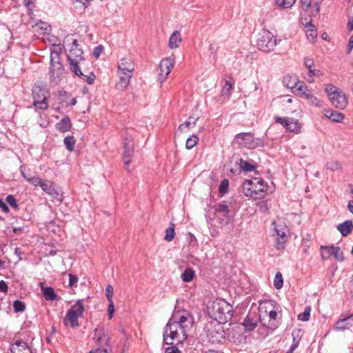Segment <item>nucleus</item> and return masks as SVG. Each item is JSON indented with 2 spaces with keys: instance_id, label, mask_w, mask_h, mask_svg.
I'll list each match as a JSON object with an SVG mask.
<instances>
[{
  "instance_id": "423d86ee",
  "label": "nucleus",
  "mask_w": 353,
  "mask_h": 353,
  "mask_svg": "<svg viewBox=\"0 0 353 353\" xmlns=\"http://www.w3.org/2000/svg\"><path fill=\"white\" fill-rule=\"evenodd\" d=\"M85 308L83 300H78L67 311L63 319L65 325H70L72 328L79 327V319L83 314Z\"/></svg>"
},
{
  "instance_id": "9b49d317",
  "label": "nucleus",
  "mask_w": 353,
  "mask_h": 353,
  "mask_svg": "<svg viewBox=\"0 0 353 353\" xmlns=\"http://www.w3.org/2000/svg\"><path fill=\"white\" fill-rule=\"evenodd\" d=\"M175 61L174 57H168L163 59L159 63L160 73L158 80L160 82H163L168 75L170 73L171 70L174 68Z\"/></svg>"
},
{
  "instance_id": "4be33fe9",
  "label": "nucleus",
  "mask_w": 353,
  "mask_h": 353,
  "mask_svg": "<svg viewBox=\"0 0 353 353\" xmlns=\"http://www.w3.org/2000/svg\"><path fill=\"white\" fill-rule=\"evenodd\" d=\"M117 70L126 72H133L134 70V63L130 58H123L118 62Z\"/></svg>"
},
{
  "instance_id": "774afa93",
  "label": "nucleus",
  "mask_w": 353,
  "mask_h": 353,
  "mask_svg": "<svg viewBox=\"0 0 353 353\" xmlns=\"http://www.w3.org/2000/svg\"><path fill=\"white\" fill-rule=\"evenodd\" d=\"M299 341H296L295 339L294 338L293 343L292 344L290 350L287 351L285 353H292L293 351L298 347Z\"/></svg>"
},
{
  "instance_id": "8fccbe9b",
  "label": "nucleus",
  "mask_w": 353,
  "mask_h": 353,
  "mask_svg": "<svg viewBox=\"0 0 353 353\" xmlns=\"http://www.w3.org/2000/svg\"><path fill=\"white\" fill-rule=\"evenodd\" d=\"M326 168L331 171L339 170L341 168V164L338 161H330L327 163Z\"/></svg>"
},
{
  "instance_id": "1a4fd4ad",
  "label": "nucleus",
  "mask_w": 353,
  "mask_h": 353,
  "mask_svg": "<svg viewBox=\"0 0 353 353\" xmlns=\"http://www.w3.org/2000/svg\"><path fill=\"white\" fill-rule=\"evenodd\" d=\"M265 312L269 318L268 327L274 330L279 325V322L277 319L278 316V307L275 301H269L266 303Z\"/></svg>"
},
{
  "instance_id": "a211bd4d",
  "label": "nucleus",
  "mask_w": 353,
  "mask_h": 353,
  "mask_svg": "<svg viewBox=\"0 0 353 353\" xmlns=\"http://www.w3.org/2000/svg\"><path fill=\"white\" fill-rule=\"evenodd\" d=\"M42 190L45 192L46 194L52 196L54 199L59 201V202H62L63 199V194L60 191V190L55 188L53 183L46 182L45 184H42Z\"/></svg>"
},
{
  "instance_id": "2eb2a0df",
  "label": "nucleus",
  "mask_w": 353,
  "mask_h": 353,
  "mask_svg": "<svg viewBox=\"0 0 353 353\" xmlns=\"http://www.w3.org/2000/svg\"><path fill=\"white\" fill-rule=\"evenodd\" d=\"M274 225V230L278 236V239L276 242V248L277 250H282L284 248L285 243L286 242V236L289 232V230L286 227H278L275 222L272 223Z\"/></svg>"
},
{
  "instance_id": "f704fd0d",
  "label": "nucleus",
  "mask_w": 353,
  "mask_h": 353,
  "mask_svg": "<svg viewBox=\"0 0 353 353\" xmlns=\"http://www.w3.org/2000/svg\"><path fill=\"white\" fill-rule=\"evenodd\" d=\"M21 175L23 176V178L28 182H30L31 184H32L34 186L39 185L42 188V184H45L46 181H43L41 179L37 176L34 177H28L24 174L23 171L22 170V167H21Z\"/></svg>"
},
{
  "instance_id": "72a5a7b5",
  "label": "nucleus",
  "mask_w": 353,
  "mask_h": 353,
  "mask_svg": "<svg viewBox=\"0 0 353 353\" xmlns=\"http://www.w3.org/2000/svg\"><path fill=\"white\" fill-rule=\"evenodd\" d=\"M195 276V272L192 268H187L181 274V279L185 283H189L193 280Z\"/></svg>"
},
{
  "instance_id": "5fc2aeb1",
  "label": "nucleus",
  "mask_w": 353,
  "mask_h": 353,
  "mask_svg": "<svg viewBox=\"0 0 353 353\" xmlns=\"http://www.w3.org/2000/svg\"><path fill=\"white\" fill-rule=\"evenodd\" d=\"M114 294V290L112 285H108L105 288V296L108 301H113L112 296Z\"/></svg>"
},
{
  "instance_id": "bb28decb",
  "label": "nucleus",
  "mask_w": 353,
  "mask_h": 353,
  "mask_svg": "<svg viewBox=\"0 0 353 353\" xmlns=\"http://www.w3.org/2000/svg\"><path fill=\"white\" fill-rule=\"evenodd\" d=\"M283 85L290 89H297V87L300 85L301 82L296 75H292L285 77L283 79Z\"/></svg>"
},
{
  "instance_id": "cd10ccee",
  "label": "nucleus",
  "mask_w": 353,
  "mask_h": 353,
  "mask_svg": "<svg viewBox=\"0 0 353 353\" xmlns=\"http://www.w3.org/2000/svg\"><path fill=\"white\" fill-rule=\"evenodd\" d=\"M181 41L182 39L180 32L179 31H174L170 37L169 47L171 49L177 48L181 43Z\"/></svg>"
},
{
  "instance_id": "412c9836",
  "label": "nucleus",
  "mask_w": 353,
  "mask_h": 353,
  "mask_svg": "<svg viewBox=\"0 0 353 353\" xmlns=\"http://www.w3.org/2000/svg\"><path fill=\"white\" fill-rule=\"evenodd\" d=\"M353 324V314L339 319L334 325V329L338 331H343Z\"/></svg>"
},
{
  "instance_id": "49530a36",
  "label": "nucleus",
  "mask_w": 353,
  "mask_h": 353,
  "mask_svg": "<svg viewBox=\"0 0 353 353\" xmlns=\"http://www.w3.org/2000/svg\"><path fill=\"white\" fill-rule=\"evenodd\" d=\"M123 147H134L133 138L127 132L123 134Z\"/></svg>"
},
{
  "instance_id": "a18cd8bd",
  "label": "nucleus",
  "mask_w": 353,
  "mask_h": 353,
  "mask_svg": "<svg viewBox=\"0 0 353 353\" xmlns=\"http://www.w3.org/2000/svg\"><path fill=\"white\" fill-rule=\"evenodd\" d=\"M283 280L282 274L280 272H278L276 274L274 280V288L277 290H279L283 287Z\"/></svg>"
},
{
  "instance_id": "393cba45",
  "label": "nucleus",
  "mask_w": 353,
  "mask_h": 353,
  "mask_svg": "<svg viewBox=\"0 0 353 353\" xmlns=\"http://www.w3.org/2000/svg\"><path fill=\"white\" fill-rule=\"evenodd\" d=\"M324 116L336 123H341L344 119V114L343 113L332 110H325Z\"/></svg>"
},
{
  "instance_id": "ea45409f",
  "label": "nucleus",
  "mask_w": 353,
  "mask_h": 353,
  "mask_svg": "<svg viewBox=\"0 0 353 353\" xmlns=\"http://www.w3.org/2000/svg\"><path fill=\"white\" fill-rule=\"evenodd\" d=\"M198 120V118H193L192 117H189V121H185L183 123L181 124L179 126V130L181 131H183L186 129H188L190 125L194 126L196 125V122Z\"/></svg>"
},
{
  "instance_id": "0eeeda50",
  "label": "nucleus",
  "mask_w": 353,
  "mask_h": 353,
  "mask_svg": "<svg viewBox=\"0 0 353 353\" xmlns=\"http://www.w3.org/2000/svg\"><path fill=\"white\" fill-rule=\"evenodd\" d=\"M234 143L238 145L248 148H256L265 145V142L262 139L254 138L251 132H241L237 134L234 139Z\"/></svg>"
},
{
  "instance_id": "58836bf2",
  "label": "nucleus",
  "mask_w": 353,
  "mask_h": 353,
  "mask_svg": "<svg viewBox=\"0 0 353 353\" xmlns=\"http://www.w3.org/2000/svg\"><path fill=\"white\" fill-rule=\"evenodd\" d=\"M233 88V81L232 79L230 77L228 79L225 80V85L223 87L221 93L222 95L229 96L231 93V91Z\"/></svg>"
},
{
  "instance_id": "79ce46f5",
  "label": "nucleus",
  "mask_w": 353,
  "mask_h": 353,
  "mask_svg": "<svg viewBox=\"0 0 353 353\" xmlns=\"http://www.w3.org/2000/svg\"><path fill=\"white\" fill-rule=\"evenodd\" d=\"M77 76L90 85H92L95 79V75L92 72H89L88 74H85L82 72V75Z\"/></svg>"
},
{
  "instance_id": "4c0bfd02",
  "label": "nucleus",
  "mask_w": 353,
  "mask_h": 353,
  "mask_svg": "<svg viewBox=\"0 0 353 353\" xmlns=\"http://www.w3.org/2000/svg\"><path fill=\"white\" fill-rule=\"evenodd\" d=\"M64 145L68 150L72 152L74 150L76 140L73 136H67L63 140Z\"/></svg>"
},
{
  "instance_id": "e2e57ef3",
  "label": "nucleus",
  "mask_w": 353,
  "mask_h": 353,
  "mask_svg": "<svg viewBox=\"0 0 353 353\" xmlns=\"http://www.w3.org/2000/svg\"><path fill=\"white\" fill-rule=\"evenodd\" d=\"M0 209L5 213H8L10 211L8 206L1 199H0Z\"/></svg>"
},
{
  "instance_id": "338daca9",
  "label": "nucleus",
  "mask_w": 353,
  "mask_h": 353,
  "mask_svg": "<svg viewBox=\"0 0 353 353\" xmlns=\"http://www.w3.org/2000/svg\"><path fill=\"white\" fill-rule=\"evenodd\" d=\"M165 353H181V352L176 347L171 346V347H167L165 350Z\"/></svg>"
},
{
  "instance_id": "39448f33",
  "label": "nucleus",
  "mask_w": 353,
  "mask_h": 353,
  "mask_svg": "<svg viewBox=\"0 0 353 353\" xmlns=\"http://www.w3.org/2000/svg\"><path fill=\"white\" fill-rule=\"evenodd\" d=\"M174 324L172 326L179 327L181 334L183 339L186 338V331L193 325L194 318L188 311H177L174 313L170 319Z\"/></svg>"
},
{
  "instance_id": "473e14b6",
  "label": "nucleus",
  "mask_w": 353,
  "mask_h": 353,
  "mask_svg": "<svg viewBox=\"0 0 353 353\" xmlns=\"http://www.w3.org/2000/svg\"><path fill=\"white\" fill-rule=\"evenodd\" d=\"M123 161L125 166H128L134 154V147H123Z\"/></svg>"
},
{
  "instance_id": "f257e3e1",
  "label": "nucleus",
  "mask_w": 353,
  "mask_h": 353,
  "mask_svg": "<svg viewBox=\"0 0 353 353\" xmlns=\"http://www.w3.org/2000/svg\"><path fill=\"white\" fill-rule=\"evenodd\" d=\"M67 59L70 66V70L76 75H82V70L90 63L83 57V51L79 47L78 41L74 39L71 43L70 48L67 54Z\"/></svg>"
},
{
  "instance_id": "7ed1b4c3",
  "label": "nucleus",
  "mask_w": 353,
  "mask_h": 353,
  "mask_svg": "<svg viewBox=\"0 0 353 353\" xmlns=\"http://www.w3.org/2000/svg\"><path fill=\"white\" fill-rule=\"evenodd\" d=\"M33 105L35 109L46 110L48 107V98L49 90L46 86L40 82L35 83L32 89Z\"/></svg>"
},
{
  "instance_id": "f3484780",
  "label": "nucleus",
  "mask_w": 353,
  "mask_h": 353,
  "mask_svg": "<svg viewBox=\"0 0 353 353\" xmlns=\"http://www.w3.org/2000/svg\"><path fill=\"white\" fill-rule=\"evenodd\" d=\"M133 72H126L117 70V76L119 81L116 84V88L119 90H124L129 85L130 79L132 77Z\"/></svg>"
},
{
  "instance_id": "5701e85b",
  "label": "nucleus",
  "mask_w": 353,
  "mask_h": 353,
  "mask_svg": "<svg viewBox=\"0 0 353 353\" xmlns=\"http://www.w3.org/2000/svg\"><path fill=\"white\" fill-rule=\"evenodd\" d=\"M71 120L68 116L64 117L56 124V129L61 133L69 132L71 130Z\"/></svg>"
},
{
  "instance_id": "de8ad7c7",
  "label": "nucleus",
  "mask_w": 353,
  "mask_h": 353,
  "mask_svg": "<svg viewBox=\"0 0 353 353\" xmlns=\"http://www.w3.org/2000/svg\"><path fill=\"white\" fill-rule=\"evenodd\" d=\"M229 181L228 179H223L221 181L219 191L221 195L226 194L228 192Z\"/></svg>"
},
{
  "instance_id": "a19ab883",
  "label": "nucleus",
  "mask_w": 353,
  "mask_h": 353,
  "mask_svg": "<svg viewBox=\"0 0 353 353\" xmlns=\"http://www.w3.org/2000/svg\"><path fill=\"white\" fill-rule=\"evenodd\" d=\"M310 312H311V308L310 306H307L305 307V310L303 312L300 313L297 318L299 321H307L310 319Z\"/></svg>"
},
{
  "instance_id": "f8f14e48",
  "label": "nucleus",
  "mask_w": 353,
  "mask_h": 353,
  "mask_svg": "<svg viewBox=\"0 0 353 353\" xmlns=\"http://www.w3.org/2000/svg\"><path fill=\"white\" fill-rule=\"evenodd\" d=\"M174 323L169 321L165 327L163 340L167 344H173L172 341L178 339L181 332L179 327L172 326Z\"/></svg>"
},
{
  "instance_id": "69168bd1",
  "label": "nucleus",
  "mask_w": 353,
  "mask_h": 353,
  "mask_svg": "<svg viewBox=\"0 0 353 353\" xmlns=\"http://www.w3.org/2000/svg\"><path fill=\"white\" fill-rule=\"evenodd\" d=\"M103 50V47L102 46H98L97 47L94 48V50H93V54L94 56L96 57V58H98L101 52Z\"/></svg>"
},
{
  "instance_id": "e433bc0d",
  "label": "nucleus",
  "mask_w": 353,
  "mask_h": 353,
  "mask_svg": "<svg viewBox=\"0 0 353 353\" xmlns=\"http://www.w3.org/2000/svg\"><path fill=\"white\" fill-rule=\"evenodd\" d=\"M239 165L241 169L246 172L254 170L256 168V166L242 159H241L239 161Z\"/></svg>"
},
{
  "instance_id": "7c9ffc66",
  "label": "nucleus",
  "mask_w": 353,
  "mask_h": 353,
  "mask_svg": "<svg viewBox=\"0 0 353 353\" xmlns=\"http://www.w3.org/2000/svg\"><path fill=\"white\" fill-rule=\"evenodd\" d=\"M229 212L230 206L226 201L219 203L214 207V213L216 215L221 214L224 216H228Z\"/></svg>"
},
{
  "instance_id": "c756f323",
  "label": "nucleus",
  "mask_w": 353,
  "mask_h": 353,
  "mask_svg": "<svg viewBox=\"0 0 353 353\" xmlns=\"http://www.w3.org/2000/svg\"><path fill=\"white\" fill-rule=\"evenodd\" d=\"M301 123L294 118H290L288 120V124L287 125L286 129L295 134H299L301 131Z\"/></svg>"
},
{
  "instance_id": "6ab92c4d",
  "label": "nucleus",
  "mask_w": 353,
  "mask_h": 353,
  "mask_svg": "<svg viewBox=\"0 0 353 353\" xmlns=\"http://www.w3.org/2000/svg\"><path fill=\"white\" fill-rule=\"evenodd\" d=\"M10 351L12 353H32L28 343L21 339H17L12 344Z\"/></svg>"
},
{
  "instance_id": "6e6552de",
  "label": "nucleus",
  "mask_w": 353,
  "mask_h": 353,
  "mask_svg": "<svg viewBox=\"0 0 353 353\" xmlns=\"http://www.w3.org/2000/svg\"><path fill=\"white\" fill-rule=\"evenodd\" d=\"M277 44V39L269 30H263L259 34L256 46L260 50L270 52L274 49Z\"/></svg>"
},
{
  "instance_id": "bf43d9fd",
  "label": "nucleus",
  "mask_w": 353,
  "mask_h": 353,
  "mask_svg": "<svg viewBox=\"0 0 353 353\" xmlns=\"http://www.w3.org/2000/svg\"><path fill=\"white\" fill-rule=\"evenodd\" d=\"M108 314L109 319H112L113 316V314L114 312V305L113 301H108Z\"/></svg>"
},
{
  "instance_id": "ddd939ff",
  "label": "nucleus",
  "mask_w": 353,
  "mask_h": 353,
  "mask_svg": "<svg viewBox=\"0 0 353 353\" xmlns=\"http://www.w3.org/2000/svg\"><path fill=\"white\" fill-rule=\"evenodd\" d=\"M63 70V64L60 61V57L54 54L50 58V74L52 81L59 79Z\"/></svg>"
},
{
  "instance_id": "09e8293b",
  "label": "nucleus",
  "mask_w": 353,
  "mask_h": 353,
  "mask_svg": "<svg viewBox=\"0 0 353 353\" xmlns=\"http://www.w3.org/2000/svg\"><path fill=\"white\" fill-rule=\"evenodd\" d=\"M13 307L15 312H23L26 309L25 303L19 300H16L13 303Z\"/></svg>"
},
{
  "instance_id": "6e6d98bb",
  "label": "nucleus",
  "mask_w": 353,
  "mask_h": 353,
  "mask_svg": "<svg viewBox=\"0 0 353 353\" xmlns=\"http://www.w3.org/2000/svg\"><path fill=\"white\" fill-rule=\"evenodd\" d=\"M340 90H341L340 89L336 88V87H334L332 85H329L325 88V92L329 97V99L332 97L331 94H332L333 93H336Z\"/></svg>"
},
{
  "instance_id": "0e129e2a",
  "label": "nucleus",
  "mask_w": 353,
  "mask_h": 353,
  "mask_svg": "<svg viewBox=\"0 0 353 353\" xmlns=\"http://www.w3.org/2000/svg\"><path fill=\"white\" fill-rule=\"evenodd\" d=\"M8 289V287L6 282L3 280L0 281V292L7 293Z\"/></svg>"
},
{
  "instance_id": "4d7b16f0",
  "label": "nucleus",
  "mask_w": 353,
  "mask_h": 353,
  "mask_svg": "<svg viewBox=\"0 0 353 353\" xmlns=\"http://www.w3.org/2000/svg\"><path fill=\"white\" fill-rule=\"evenodd\" d=\"M78 282V278L77 276L70 274H69V287L72 288L77 285Z\"/></svg>"
},
{
  "instance_id": "680f3d73",
  "label": "nucleus",
  "mask_w": 353,
  "mask_h": 353,
  "mask_svg": "<svg viewBox=\"0 0 353 353\" xmlns=\"http://www.w3.org/2000/svg\"><path fill=\"white\" fill-rule=\"evenodd\" d=\"M61 52V48L59 46H54L53 49L51 50L50 52V58L52 57L54 54H57V57H60V54Z\"/></svg>"
},
{
  "instance_id": "2f4dec72",
  "label": "nucleus",
  "mask_w": 353,
  "mask_h": 353,
  "mask_svg": "<svg viewBox=\"0 0 353 353\" xmlns=\"http://www.w3.org/2000/svg\"><path fill=\"white\" fill-rule=\"evenodd\" d=\"M242 325L246 331L250 332L257 326V320L252 318L250 316H248L243 320Z\"/></svg>"
},
{
  "instance_id": "37998d69",
  "label": "nucleus",
  "mask_w": 353,
  "mask_h": 353,
  "mask_svg": "<svg viewBox=\"0 0 353 353\" xmlns=\"http://www.w3.org/2000/svg\"><path fill=\"white\" fill-rule=\"evenodd\" d=\"M175 236L174 226L172 224V226L168 228L165 230V235L164 239L167 241H171Z\"/></svg>"
},
{
  "instance_id": "b1692460",
  "label": "nucleus",
  "mask_w": 353,
  "mask_h": 353,
  "mask_svg": "<svg viewBox=\"0 0 353 353\" xmlns=\"http://www.w3.org/2000/svg\"><path fill=\"white\" fill-rule=\"evenodd\" d=\"M306 37L310 42H315L317 39V32L316 27L312 23L311 21L306 23L305 26Z\"/></svg>"
},
{
  "instance_id": "c03bdc74",
  "label": "nucleus",
  "mask_w": 353,
  "mask_h": 353,
  "mask_svg": "<svg viewBox=\"0 0 353 353\" xmlns=\"http://www.w3.org/2000/svg\"><path fill=\"white\" fill-rule=\"evenodd\" d=\"M199 138L196 135H192L188 138L185 143V147L187 149L190 150L193 148L198 143Z\"/></svg>"
},
{
  "instance_id": "c9c22d12",
  "label": "nucleus",
  "mask_w": 353,
  "mask_h": 353,
  "mask_svg": "<svg viewBox=\"0 0 353 353\" xmlns=\"http://www.w3.org/2000/svg\"><path fill=\"white\" fill-rule=\"evenodd\" d=\"M296 0H274L276 5L281 9L291 8Z\"/></svg>"
},
{
  "instance_id": "603ef678",
  "label": "nucleus",
  "mask_w": 353,
  "mask_h": 353,
  "mask_svg": "<svg viewBox=\"0 0 353 353\" xmlns=\"http://www.w3.org/2000/svg\"><path fill=\"white\" fill-rule=\"evenodd\" d=\"M6 202L13 208L17 209L19 205L17 204L15 197L12 195H8L6 199Z\"/></svg>"
},
{
  "instance_id": "9d476101",
  "label": "nucleus",
  "mask_w": 353,
  "mask_h": 353,
  "mask_svg": "<svg viewBox=\"0 0 353 353\" xmlns=\"http://www.w3.org/2000/svg\"><path fill=\"white\" fill-rule=\"evenodd\" d=\"M204 332L211 343H219L223 339V330L219 324H208L204 328Z\"/></svg>"
},
{
  "instance_id": "f03ea898",
  "label": "nucleus",
  "mask_w": 353,
  "mask_h": 353,
  "mask_svg": "<svg viewBox=\"0 0 353 353\" xmlns=\"http://www.w3.org/2000/svg\"><path fill=\"white\" fill-rule=\"evenodd\" d=\"M242 192L248 197L260 199L266 195L268 185L261 178L245 180L242 184Z\"/></svg>"
},
{
  "instance_id": "dca6fc26",
  "label": "nucleus",
  "mask_w": 353,
  "mask_h": 353,
  "mask_svg": "<svg viewBox=\"0 0 353 353\" xmlns=\"http://www.w3.org/2000/svg\"><path fill=\"white\" fill-rule=\"evenodd\" d=\"M330 99L332 104L338 109L343 110L346 108L348 101L346 95L341 91L333 93Z\"/></svg>"
},
{
  "instance_id": "3c124183",
  "label": "nucleus",
  "mask_w": 353,
  "mask_h": 353,
  "mask_svg": "<svg viewBox=\"0 0 353 353\" xmlns=\"http://www.w3.org/2000/svg\"><path fill=\"white\" fill-rule=\"evenodd\" d=\"M308 103L311 105H314L315 107H321L322 106V101L319 99L314 97L313 94L310 97L309 99H307Z\"/></svg>"
},
{
  "instance_id": "aec40b11",
  "label": "nucleus",
  "mask_w": 353,
  "mask_h": 353,
  "mask_svg": "<svg viewBox=\"0 0 353 353\" xmlns=\"http://www.w3.org/2000/svg\"><path fill=\"white\" fill-rule=\"evenodd\" d=\"M41 294L46 301H59L61 297L55 293L52 287L44 286L43 283H40Z\"/></svg>"
},
{
  "instance_id": "052dcab7",
  "label": "nucleus",
  "mask_w": 353,
  "mask_h": 353,
  "mask_svg": "<svg viewBox=\"0 0 353 353\" xmlns=\"http://www.w3.org/2000/svg\"><path fill=\"white\" fill-rule=\"evenodd\" d=\"M304 64L305 67L308 69L309 72H310V70H313L312 66L314 65V61L312 59L309 58H305Z\"/></svg>"
},
{
  "instance_id": "864d4df0",
  "label": "nucleus",
  "mask_w": 353,
  "mask_h": 353,
  "mask_svg": "<svg viewBox=\"0 0 353 353\" xmlns=\"http://www.w3.org/2000/svg\"><path fill=\"white\" fill-rule=\"evenodd\" d=\"M289 119L290 117H281L279 116H274L275 122L281 124L285 128L288 124Z\"/></svg>"
},
{
  "instance_id": "a878e982",
  "label": "nucleus",
  "mask_w": 353,
  "mask_h": 353,
  "mask_svg": "<svg viewBox=\"0 0 353 353\" xmlns=\"http://www.w3.org/2000/svg\"><path fill=\"white\" fill-rule=\"evenodd\" d=\"M343 236H347L353 230V223L350 220H346L336 227Z\"/></svg>"
},
{
  "instance_id": "13d9d810",
  "label": "nucleus",
  "mask_w": 353,
  "mask_h": 353,
  "mask_svg": "<svg viewBox=\"0 0 353 353\" xmlns=\"http://www.w3.org/2000/svg\"><path fill=\"white\" fill-rule=\"evenodd\" d=\"M301 3V8L303 10L307 11L311 7L312 0H300Z\"/></svg>"
},
{
  "instance_id": "20e7f679",
  "label": "nucleus",
  "mask_w": 353,
  "mask_h": 353,
  "mask_svg": "<svg viewBox=\"0 0 353 353\" xmlns=\"http://www.w3.org/2000/svg\"><path fill=\"white\" fill-rule=\"evenodd\" d=\"M213 317L221 322L230 320L233 315L232 306L224 300H216L210 307Z\"/></svg>"
},
{
  "instance_id": "4468645a",
  "label": "nucleus",
  "mask_w": 353,
  "mask_h": 353,
  "mask_svg": "<svg viewBox=\"0 0 353 353\" xmlns=\"http://www.w3.org/2000/svg\"><path fill=\"white\" fill-rule=\"evenodd\" d=\"M321 250L322 252L323 250L327 252V254H325L323 252H322L321 254V256L323 259H327L330 256H333L334 258L339 261H344L343 253L341 251V248L338 246H321Z\"/></svg>"
},
{
  "instance_id": "c85d7f7f",
  "label": "nucleus",
  "mask_w": 353,
  "mask_h": 353,
  "mask_svg": "<svg viewBox=\"0 0 353 353\" xmlns=\"http://www.w3.org/2000/svg\"><path fill=\"white\" fill-rule=\"evenodd\" d=\"M295 92L297 95H299L300 97H303L307 100L309 99L312 95L311 91L308 89L307 85L302 81L297 87V89Z\"/></svg>"
}]
</instances>
